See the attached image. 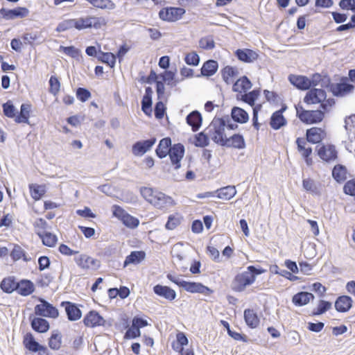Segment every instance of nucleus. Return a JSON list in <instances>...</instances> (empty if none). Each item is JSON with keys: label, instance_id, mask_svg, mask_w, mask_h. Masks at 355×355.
<instances>
[{"label": "nucleus", "instance_id": "nucleus-1", "mask_svg": "<svg viewBox=\"0 0 355 355\" xmlns=\"http://www.w3.org/2000/svg\"><path fill=\"white\" fill-rule=\"evenodd\" d=\"M266 272V270L261 268H257L254 266H249L247 270L237 274L233 281V289L238 292H241L245 288L252 284L256 279V276Z\"/></svg>", "mask_w": 355, "mask_h": 355}, {"label": "nucleus", "instance_id": "nucleus-2", "mask_svg": "<svg viewBox=\"0 0 355 355\" xmlns=\"http://www.w3.org/2000/svg\"><path fill=\"white\" fill-rule=\"evenodd\" d=\"M166 277L171 282L182 288L184 290L189 293H201L207 296L213 293V291L211 288L200 282H187L180 279L179 277L173 275L170 273L166 275Z\"/></svg>", "mask_w": 355, "mask_h": 355}, {"label": "nucleus", "instance_id": "nucleus-3", "mask_svg": "<svg viewBox=\"0 0 355 355\" xmlns=\"http://www.w3.org/2000/svg\"><path fill=\"white\" fill-rule=\"evenodd\" d=\"M226 120L223 118H214L206 128L209 137L217 144L223 146L227 137L225 134Z\"/></svg>", "mask_w": 355, "mask_h": 355}, {"label": "nucleus", "instance_id": "nucleus-4", "mask_svg": "<svg viewBox=\"0 0 355 355\" xmlns=\"http://www.w3.org/2000/svg\"><path fill=\"white\" fill-rule=\"evenodd\" d=\"M226 120L223 118H214L206 128L209 137L217 144L223 146L227 137L225 134Z\"/></svg>", "mask_w": 355, "mask_h": 355}, {"label": "nucleus", "instance_id": "nucleus-5", "mask_svg": "<svg viewBox=\"0 0 355 355\" xmlns=\"http://www.w3.org/2000/svg\"><path fill=\"white\" fill-rule=\"evenodd\" d=\"M297 116L301 121L306 124L318 123L321 122L324 117L323 111L317 110H305L302 106H296Z\"/></svg>", "mask_w": 355, "mask_h": 355}, {"label": "nucleus", "instance_id": "nucleus-6", "mask_svg": "<svg viewBox=\"0 0 355 355\" xmlns=\"http://www.w3.org/2000/svg\"><path fill=\"white\" fill-rule=\"evenodd\" d=\"M75 21L76 28L79 31L91 28L98 29L105 24V20L104 18L97 17L87 16L85 17H80L75 19Z\"/></svg>", "mask_w": 355, "mask_h": 355}, {"label": "nucleus", "instance_id": "nucleus-7", "mask_svg": "<svg viewBox=\"0 0 355 355\" xmlns=\"http://www.w3.org/2000/svg\"><path fill=\"white\" fill-rule=\"evenodd\" d=\"M41 304L35 306V313L42 317L56 318L59 315L58 310L51 304L42 298H40Z\"/></svg>", "mask_w": 355, "mask_h": 355}, {"label": "nucleus", "instance_id": "nucleus-8", "mask_svg": "<svg viewBox=\"0 0 355 355\" xmlns=\"http://www.w3.org/2000/svg\"><path fill=\"white\" fill-rule=\"evenodd\" d=\"M354 86L349 83L346 77H343L340 83H334L331 87V92L337 97H343L353 92Z\"/></svg>", "mask_w": 355, "mask_h": 355}, {"label": "nucleus", "instance_id": "nucleus-9", "mask_svg": "<svg viewBox=\"0 0 355 355\" xmlns=\"http://www.w3.org/2000/svg\"><path fill=\"white\" fill-rule=\"evenodd\" d=\"M185 13L182 8L168 7L162 8L159 12V17L161 19L167 21H175L182 18Z\"/></svg>", "mask_w": 355, "mask_h": 355}, {"label": "nucleus", "instance_id": "nucleus-10", "mask_svg": "<svg viewBox=\"0 0 355 355\" xmlns=\"http://www.w3.org/2000/svg\"><path fill=\"white\" fill-rule=\"evenodd\" d=\"M29 10L25 7H17L14 9H0V17L6 19L12 20L17 18H24L28 15Z\"/></svg>", "mask_w": 355, "mask_h": 355}, {"label": "nucleus", "instance_id": "nucleus-11", "mask_svg": "<svg viewBox=\"0 0 355 355\" xmlns=\"http://www.w3.org/2000/svg\"><path fill=\"white\" fill-rule=\"evenodd\" d=\"M168 155L170 157L171 163L174 166L175 169H178L180 168V161L184 155V146L180 143L174 144L170 148V151Z\"/></svg>", "mask_w": 355, "mask_h": 355}, {"label": "nucleus", "instance_id": "nucleus-12", "mask_svg": "<svg viewBox=\"0 0 355 355\" xmlns=\"http://www.w3.org/2000/svg\"><path fill=\"white\" fill-rule=\"evenodd\" d=\"M150 204L157 209H167L174 205V201L171 197L157 191L154 197L150 198Z\"/></svg>", "mask_w": 355, "mask_h": 355}, {"label": "nucleus", "instance_id": "nucleus-13", "mask_svg": "<svg viewBox=\"0 0 355 355\" xmlns=\"http://www.w3.org/2000/svg\"><path fill=\"white\" fill-rule=\"evenodd\" d=\"M156 141V138L153 137L149 139L135 142L132 148L133 155L135 156H142L153 146Z\"/></svg>", "mask_w": 355, "mask_h": 355}, {"label": "nucleus", "instance_id": "nucleus-14", "mask_svg": "<svg viewBox=\"0 0 355 355\" xmlns=\"http://www.w3.org/2000/svg\"><path fill=\"white\" fill-rule=\"evenodd\" d=\"M327 94L322 89H311L306 94L304 101L306 104H316L322 103L326 99Z\"/></svg>", "mask_w": 355, "mask_h": 355}, {"label": "nucleus", "instance_id": "nucleus-15", "mask_svg": "<svg viewBox=\"0 0 355 355\" xmlns=\"http://www.w3.org/2000/svg\"><path fill=\"white\" fill-rule=\"evenodd\" d=\"M76 264L83 269H97L99 267V261L86 254H80L75 257Z\"/></svg>", "mask_w": 355, "mask_h": 355}, {"label": "nucleus", "instance_id": "nucleus-16", "mask_svg": "<svg viewBox=\"0 0 355 355\" xmlns=\"http://www.w3.org/2000/svg\"><path fill=\"white\" fill-rule=\"evenodd\" d=\"M83 322L87 327H95L98 326H104L105 320L97 311H90L85 316Z\"/></svg>", "mask_w": 355, "mask_h": 355}, {"label": "nucleus", "instance_id": "nucleus-17", "mask_svg": "<svg viewBox=\"0 0 355 355\" xmlns=\"http://www.w3.org/2000/svg\"><path fill=\"white\" fill-rule=\"evenodd\" d=\"M61 306H64L69 320L76 321L81 318L82 312L76 304L71 302H62Z\"/></svg>", "mask_w": 355, "mask_h": 355}, {"label": "nucleus", "instance_id": "nucleus-18", "mask_svg": "<svg viewBox=\"0 0 355 355\" xmlns=\"http://www.w3.org/2000/svg\"><path fill=\"white\" fill-rule=\"evenodd\" d=\"M153 291L157 295L171 302L174 300L177 297L176 292L167 286L157 284L153 287Z\"/></svg>", "mask_w": 355, "mask_h": 355}, {"label": "nucleus", "instance_id": "nucleus-19", "mask_svg": "<svg viewBox=\"0 0 355 355\" xmlns=\"http://www.w3.org/2000/svg\"><path fill=\"white\" fill-rule=\"evenodd\" d=\"M223 146L241 150L245 148V141L242 135L234 134L229 138L227 137Z\"/></svg>", "mask_w": 355, "mask_h": 355}, {"label": "nucleus", "instance_id": "nucleus-20", "mask_svg": "<svg viewBox=\"0 0 355 355\" xmlns=\"http://www.w3.org/2000/svg\"><path fill=\"white\" fill-rule=\"evenodd\" d=\"M318 156L325 162L334 161L337 158V151L333 145L321 146L318 150Z\"/></svg>", "mask_w": 355, "mask_h": 355}, {"label": "nucleus", "instance_id": "nucleus-21", "mask_svg": "<svg viewBox=\"0 0 355 355\" xmlns=\"http://www.w3.org/2000/svg\"><path fill=\"white\" fill-rule=\"evenodd\" d=\"M290 83L301 90H307L311 88L309 78L304 76L290 75L288 76Z\"/></svg>", "mask_w": 355, "mask_h": 355}, {"label": "nucleus", "instance_id": "nucleus-22", "mask_svg": "<svg viewBox=\"0 0 355 355\" xmlns=\"http://www.w3.org/2000/svg\"><path fill=\"white\" fill-rule=\"evenodd\" d=\"M314 298L315 297L311 293L300 291L293 296L292 302L296 306H302L309 304V302L313 300Z\"/></svg>", "mask_w": 355, "mask_h": 355}, {"label": "nucleus", "instance_id": "nucleus-23", "mask_svg": "<svg viewBox=\"0 0 355 355\" xmlns=\"http://www.w3.org/2000/svg\"><path fill=\"white\" fill-rule=\"evenodd\" d=\"M186 121L187 124L191 127L192 130L196 132L202 125V115L197 110L192 111L186 117Z\"/></svg>", "mask_w": 355, "mask_h": 355}, {"label": "nucleus", "instance_id": "nucleus-24", "mask_svg": "<svg viewBox=\"0 0 355 355\" xmlns=\"http://www.w3.org/2000/svg\"><path fill=\"white\" fill-rule=\"evenodd\" d=\"M334 306L337 311L340 313L347 312L352 306V299L348 295L340 296L336 299Z\"/></svg>", "mask_w": 355, "mask_h": 355}, {"label": "nucleus", "instance_id": "nucleus-25", "mask_svg": "<svg viewBox=\"0 0 355 355\" xmlns=\"http://www.w3.org/2000/svg\"><path fill=\"white\" fill-rule=\"evenodd\" d=\"M235 55L239 60L248 63L254 62L258 58V54L255 51L248 49H238Z\"/></svg>", "mask_w": 355, "mask_h": 355}, {"label": "nucleus", "instance_id": "nucleus-26", "mask_svg": "<svg viewBox=\"0 0 355 355\" xmlns=\"http://www.w3.org/2000/svg\"><path fill=\"white\" fill-rule=\"evenodd\" d=\"M172 146L170 137L162 139L155 150L157 156L160 159L166 157L170 151V148Z\"/></svg>", "mask_w": 355, "mask_h": 355}, {"label": "nucleus", "instance_id": "nucleus-27", "mask_svg": "<svg viewBox=\"0 0 355 355\" xmlns=\"http://www.w3.org/2000/svg\"><path fill=\"white\" fill-rule=\"evenodd\" d=\"M218 68V64L217 61L214 60H209L205 62L200 69V75H197V77L202 76H211L216 73Z\"/></svg>", "mask_w": 355, "mask_h": 355}, {"label": "nucleus", "instance_id": "nucleus-28", "mask_svg": "<svg viewBox=\"0 0 355 355\" xmlns=\"http://www.w3.org/2000/svg\"><path fill=\"white\" fill-rule=\"evenodd\" d=\"M33 283L28 279H21L17 282V292L22 296H28L34 292Z\"/></svg>", "mask_w": 355, "mask_h": 355}, {"label": "nucleus", "instance_id": "nucleus-29", "mask_svg": "<svg viewBox=\"0 0 355 355\" xmlns=\"http://www.w3.org/2000/svg\"><path fill=\"white\" fill-rule=\"evenodd\" d=\"M231 117L234 122L239 123H245L249 120L248 112L245 110L236 106L232 108Z\"/></svg>", "mask_w": 355, "mask_h": 355}, {"label": "nucleus", "instance_id": "nucleus-30", "mask_svg": "<svg viewBox=\"0 0 355 355\" xmlns=\"http://www.w3.org/2000/svg\"><path fill=\"white\" fill-rule=\"evenodd\" d=\"M324 134V132L321 128L313 127L306 130V139L312 144H318L322 140Z\"/></svg>", "mask_w": 355, "mask_h": 355}, {"label": "nucleus", "instance_id": "nucleus-31", "mask_svg": "<svg viewBox=\"0 0 355 355\" xmlns=\"http://www.w3.org/2000/svg\"><path fill=\"white\" fill-rule=\"evenodd\" d=\"M31 320V325L32 329L39 333H45L49 329V322L44 318H33Z\"/></svg>", "mask_w": 355, "mask_h": 355}, {"label": "nucleus", "instance_id": "nucleus-32", "mask_svg": "<svg viewBox=\"0 0 355 355\" xmlns=\"http://www.w3.org/2000/svg\"><path fill=\"white\" fill-rule=\"evenodd\" d=\"M31 111V105L27 103L21 104L19 113L16 115L15 121L17 123H29L30 112Z\"/></svg>", "mask_w": 355, "mask_h": 355}, {"label": "nucleus", "instance_id": "nucleus-33", "mask_svg": "<svg viewBox=\"0 0 355 355\" xmlns=\"http://www.w3.org/2000/svg\"><path fill=\"white\" fill-rule=\"evenodd\" d=\"M146 257L144 251H132L129 255L125 257L123 262V268L127 267L130 264H139L141 263Z\"/></svg>", "mask_w": 355, "mask_h": 355}, {"label": "nucleus", "instance_id": "nucleus-34", "mask_svg": "<svg viewBox=\"0 0 355 355\" xmlns=\"http://www.w3.org/2000/svg\"><path fill=\"white\" fill-rule=\"evenodd\" d=\"M23 343L24 347L31 352H37L42 348V345L35 340L31 333H27L24 336Z\"/></svg>", "mask_w": 355, "mask_h": 355}, {"label": "nucleus", "instance_id": "nucleus-35", "mask_svg": "<svg viewBox=\"0 0 355 355\" xmlns=\"http://www.w3.org/2000/svg\"><path fill=\"white\" fill-rule=\"evenodd\" d=\"M252 86V84L250 79L247 76H243L235 82L233 85L232 90L239 93L242 92H245L247 90L250 89Z\"/></svg>", "mask_w": 355, "mask_h": 355}, {"label": "nucleus", "instance_id": "nucleus-36", "mask_svg": "<svg viewBox=\"0 0 355 355\" xmlns=\"http://www.w3.org/2000/svg\"><path fill=\"white\" fill-rule=\"evenodd\" d=\"M244 320L246 324L252 329L257 327L260 322L257 313L250 309L244 311Z\"/></svg>", "mask_w": 355, "mask_h": 355}, {"label": "nucleus", "instance_id": "nucleus-37", "mask_svg": "<svg viewBox=\"0 0 355 355\" xmlns=\"http://www.w3.org/2000/svg\"><path fill=\"white\" fill-rule=\"evenodd\" d=\"M287 123L286 119L279 112H275L270 121V125L274 130H279Z\"/></svg>", "mask_w": 355, "mask_h": 355}, {"label": "nucleus", "instance_id": "nucleus-38", "mask_svg": "<svg viewBox=\"0 0 355 355\" xmlns=\"http://www.w3.org/2000/svg\"><path fill=\"white\" fill-rule=\"evenodd\" d=\"M223 80L227 84L233 83V78L239 75V70L236 67L226 66L221 70Z\"/></svg>", "mask_w": 355, "mask_h": 355}, {"label": "nucleus", "instance_id": "nucleus-39", "mask_svg": "<svg viewBox=\"0 0 355 355\" xmlns=\"http://www.w3.org/2000/svg\"><path fill=\"white\" fill-rule=\"evenodd\" d=\"M37 234L42 239V243L50 248L54 247L58 241L57 236L49 232L37 231Z\"/></svg>", "mask_w": 355, "mask_h": 355}, {"label": "nucleus", "instance_id": "nucleus-40", "mask_svg": "<svg viewBox=\"0 0 355 355\" xmlns=\"http://www.w3.org/2000/svg\"><path fill=\"white\" fill-rule=\"evenodd\" d=\"M17 282L15 281L14 277L4 278L0 284L1 288L6 293H11L15 291H17Z\"/></svg>", "mask_w": 355, "mask_h": 355}, {"label": "nucleus", "instance_id": "nucleus-41", "mask_svg": "<svg viewBox=\"0 0 355 355\" xmlns=\"http://www.w3.org/2000/svg\"><path fill=\"white\" fill-rule=\"evenodd\" d=\"M217 197L223 200H230L236 193V190L234 186H227L216 190Z\"/></svg>", "mask_w": 355, "mask_h": 355}, {"label": "nucleus", "instance_id": "nucleus-42", "mask_svg": "<svg viewBox=\"0 0 355 355\" xmlns=\"http://www.w3.org/2000/svg\"><path fill=\"white\" fill-rule=\"evenodd\" d=\"M260 94L259 89H253L252 91L245 93L244 94H241V97L239 95L236 96L237 99H241L243 102L248 103L250 106H253L256 100L258 98Z\"/></svg>", "mask_w": 355, "mask_h": 355}, {"label": "nucleus", "instance_id": "nucleus-43", "mask_svg": "<svg viewBox=\"0 0 355 355\" xmlns=\"http://www.w3.org/2000/svg\"><path fill=\"white\" fill-rule=\"evenodd\" d=\"M332 176L338 182H343L347 179V169L341 164L336 165L332 170Z\"/></svg>", "mask_w": 355, "mask_h": 355}, {"label": "nucleus", "instance_id": "nucleus-44", "mask_svg": "<svg viewBox=\"0 0 355 355\" xmlns=\"http://www.w3.org/2000/svg\"><path fill=\"white\" fill-rule=\"evenodd\" d=\"M302 187L306 191L313 195L319 196L320 194L318 184L311 178L304 179L302 180Z\"/></svg>", "mask_w": 355, "mask_h": 355}, {"label": "nucleus", "instance_id": "nucleus-45", "mask_svg": "<svg viewBox=\"0 0 355 355\" xmlns=\"http://www.w3.org/2000/svg\"><path fill=\"white\" fill-rule=\"evenodd\" d=\"M116 55L110 52L98 51L97 58L103 63L107 64L111 68L114 67L116 62Z\"/></svg>", "mask_w": 355, "mask_h": 355}, {"label": "nucleus", "instance_id": "nucleus-46", "mask_svg": "<svg viewBox=\"0 0 355 355\" xmlns=\"http://www.w3.org/2000/svg\"><path fill=\"white\" fill-rule=\"evenodd\" d=\"M162 78V81L166 83L167 85L173 87L179 83L178 80L175 78V74L170 70H166L164 73L159 75Z\"/></svg>", "mask_w": 355, "mask_h": 355}, {"label": "nucleus", "instance_id": "nucleus-47", "mask_svg": "<svg viewBox=\"0 0 355 355\" xmlns=\"http://www.w3.org/2000/svg\"><path fill=\"white\" fill-rule=\"evenodd\" d=\"M332 304L326 300H320L316 309H313L311 315H320L331 308Z\"/></svg>", "mask_w": 355, "mask_h": 355}, {"label": "nucleus", "instance_id": "nucleus-48", "mask_svg": "<svg viewBox=\"0 0 355 355\" xmlns=\"http://www.w3.org/2000/svg\"><path fill=\"white\" fill-rule=\"evenodd\" d=\"M62 343V336L58 331H53L49 338V346L51 349L58 350L60 348Z\"/></svg>", "mask_w": 355, "mask_h": 355}, {"label": "nucleus", "instance_id": "nucleus-49", "mask_svg": "<svg viewBox=\"0 0 355 355\" xmlns=\"http://www.w3.org/2000/svg\"><path fill=\"white\" fill-rule=\"evenodd\" d=\"M31 195L35 200H40L45 193V187L43 185L31 184L29 186Z\"/></svg>", "mask_w": 355, "mask_h": 355}, {"label": "nucleus", "instance_id": "nucleus-50", "mask_svg": "<svg viewBox=\"0 0 355 355\" xmlns=\"http://www.w3.org/2000/svg\"><path fill=\"white\" fill-rule=\"evenodd\" d=\"M89 3L94 7L101 9L113 10L115 4L111 0H90Z\"/></svg>", "mask_w": 355, "mask_h": 355}, {"label": "nucleus", "instance_id": "nucleus-51", "mask_svg": "<svg viewBox=\"0 0 355 355\" xmlns=\"http://www.w3.org/2000/svg\"><path fill=\"white\" fill-rule=\"evenodd\" d=\"M182 218V216L179 214L170 215L168 218L165 227L170 230H174L180 224Z\"/></svg>", "mask_w": 355, "mask_h": 355}, {"label": "nucleus", "instance_id": "nucleus-52", "mask_svg": "<svg viewBox=\"0 0 355 355\" xmlns=\"http://www.w3.org/2000/svg\"><path fill=\"white\" fill-rule=\"evenodd\" d=\"M73 27L76 28L75 19H65L58 24L55 31L59 33L64 32Z\"/></svg>", "mask_w": 355, "mask_h": 355}, {"label": "nucleus", "instance_id": "nucleus-53", "mask_svg": "<svg viewBox=\"0 0 355 355\" xmlns=\"http://www.w3.org/2000/svg\"><path fill=\"white\" fill-rule=\"evenodd\" d=\"M209 135L201 132L195 135V146L198 147H205L209 145Z\"/></svg>", "mask_w": 355, "mask_h": 355}, {"label": "nucleus", "instance_id": "nucleus-54", "mask_svg": "<svg viewBox=\"0 0 355 355\" xmlns=\"http://www.w3.org/2000/svg\"><path fill=\"white\" fill-rule=\"evenodd\" d=\"M3 112L6 116L8 118H15L16 116V109L10 101L2 105Z\"/></svg>", "mask_w": 355, "mask_h": 355}, {"label": "nucleus", "instance_id": "nucleus-55", "mask_svg": "<svg viewBox=\"0 0 355 355\" xmlns=\"http://www.w3.org/2000/svg\"><path fill=\"white\" fill-rule=\"evenodd\" d=\"M121 221L124 225L131 229L137 227L139 224V220L137 218L128 213L125 214L124 218H123Z\"/></svg>", "mask_w": 355, "mask_h": 355}, {"label": "nucleus", "instance_id": "nucleus-56", "mask_svg": "<svg viewBox=\"0 0 355 355\" xmlns=\"http://www.w3.org/2000/svg\"><path fill=\"white\" fill-rule=\"evenodd\" d=\"M60 89V83L58 78L55 76H51L49 79V92L53 96H56Z\"/></svg>", "mask_w": 355, "mask_h": 355}, {"label": "nucleus", "instance_id": "nucleus-57", "mask_svg": "<svg viewBox=\"0 0 355 355\" xmlns=\"http://www.w3.org/2000/svg\"><path fill=\"white\" fill-rule=\"evenodd\" d=\"M59 51L63 52L66 55L73 58H77L80 55V50L74 47L73 46H60Z\"/></svg>", "mask_w": 355, "mask_h": 355}, {"label": "nucleus", "instance_id": "nucleus-58", "mask_svg": "<svg viewBox=\"0 0 355 355\" xmlns=\"http://www.w3.org/2000/svg\"><path fill=\"white\" fill-rule=\"evenodd\" d=\"M199 46L205 50H211L215 47V42L211 37H205L200 40Z\"/></svg>", "mask_w": 355, "mask_h": 355}, {"label": "nucleus", "instance_id": "nucleus-59", "mask_svg": "<svg viewBox=\"0 0 355 355\" xmlns=\"http://www.w3.org/2000/svg\"><path fill=\"white\" fill-rule=\"evenodd\" d=\"M141 336V331L140 329H137V327H135L132 324L130 327H129L126 332L124 334V339L125 340H130V339H134L136 338H138Z\"/></svg>", "mask_w": 355, "mask_h": 355}, {"label": "nucleus", "instance_id": "nucleus-60", "mask_svg": "<svg viewBox=\"0 0 355 355\" xmlns=\"http://www.w3.org/2000/svg\"><path fill=\"white\" fill-rule=\"evenodd\" d=\"M166 112V107L163 102L158 101L154 107V114L156 119H161L164 117Z\"/></svg>", "mask_w": 355, "mask_h": 355}, {"label": "nucleus", "instance_id": "nucleus-61", "mask_svg": "<svg viewBox=\"0 0 355 355\" xmlns=\"http://www.w3.org/2000/svg\"><path fill=\"white\" fill-rule=\"evenodd\" d=\"M76 97L81 102H85L91 97V92L84 87H78L76 89Z\"/></svg>", "mask_w": 355, "mask_h": 355}, {"label": "nucleus", "instance_id": "nucleus-62", "mask_svg": "<svg viewBox=\"0 0 355 355\" xmlns=\"http://www.w3.org/2000/svg\"><path fill=\"white\" fill-rule=\"evenodd\" d=\"M184 61L189 65L197 66L200 62V57L196 52H191L186 55Z\"/></svg>", "mask_w": 355, "mask_h": 355}, {"label": "nucleus", "instance_id": "nucleus-63", "mask_svg": "<svg viewBox=\"0 0 355 355\" xmlns=\"http://www.w3.org/2000/svg\"><path fill=\"white\" fill-rule=\"evenodd\" d=\"M152 98H144L141 100V110L148 116L151 115L152 112Z\"/></svg>", "mask_w": 355, "mask_h": 355}, {"label": "nucleus", "instance_id": "nucleus-64", "mask_svg": "<svg viewBox=\"0 0 355 355\" xmlns=\"http://www.w3.org/2000/svg\"><path fill=\"white\" fill-rule=\"evenodd\" d=\"M25 252L18 245H15L10 253V257L14 261L19 260L22 256H24Z\"/></svg>", "mask_w": 355, "mask_h": 355}]
</instances>
